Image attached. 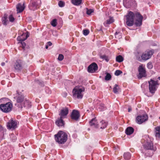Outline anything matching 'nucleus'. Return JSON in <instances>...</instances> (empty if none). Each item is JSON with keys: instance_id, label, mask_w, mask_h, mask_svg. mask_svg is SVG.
Wrapping results in <instances>:
<instances>
[{"instance_id": "f03ea898", "label": "nucleus", "mask_w": 160, "mask_h": 160, "mask_svg": "<svg viewBox=\"0 0 160 160\" xmlns=\"http://www.w3.org/2000/svg\"><path fill=\"white\" fill-rule=\"evenodd\" d=\"M54 137L56 141L60 144H63L68 139L67 135L62 131H59L57 134L54 135Z\"/></svg>"}, {"instance_id": "7ed1b4c3", "label": "nucleus", "mask_w": 160, "mask_h": 160, "mask_svg": "<svg viewBox=\"0 0 160 160\" xmlns=\"http://www.w3.org/2000/svg\"><path fill=\"white\" fill-rule=\"evenodd\" d=\"M85 91V88L81 86L75 87L72 91L73 95L75 98L81 99L83 96V92Z\"/></svg>"}, {"instance_id": "473e14b6", "label": "nucleus", "mask_w": 160, "mask_h": 160, "mask_svg": "<svg viewBox=\"0 0 160 160\" xmlns=\"http://www.w3.org/2000/svg\"><path fill=\"white\" fill-rule=\"evenodd\" d=\"M106 107L105 105L102 103H101L99 107V109L100 111H103L106 109Z\"/></svg>"}, {"instance_id": "f3484780", "label": "nucleus", "mask_w": 160, "mask_h": 160, "mask_svg": "<svg viewBox=\"0 0 160 160\" xmlns=\"http://www.w3.org/2000/svg\"><path fill=\"white\" fill-rule=\"evenodd\" d=\"M79 117V113L78 111L75 110L72 111L71 115V118L72 119L77 121L78 120Z\"/></svg>"}, {"instance_id": "9b49d317", "label": "nucleus", "mask_w": 160, "mask_h": 160, "mask_svg": "<svg viewBox=\"0 0 160 160\" xmlns=\"http://www.w3.org/2000/svg\"><path fill=\"white\" fill-rule=\"evenodd\" d=\"M23 68V62L20 60H17L14 65V68L17 71H21Z\"/></svg>"}, {"instance_id": "79ce46f5", "label": "nucleus", "mask_w": 160, "mask_h": 160, "mask_svg": "<svg viewBox=\"0 0 160 160\" xmlns=\"http://www.w3.org/2000/svg\"><path fill=\"white\" fill-rule=\"evenodd\" d=\"M122 73V72L119 70H117L115 72V74L116 76H118Z\"/></svg>"}, {"instance_id": "f8f14e48", "label": "nucleus", "mask_w": 160, "mask_h": 160, "mask_svg": "<svg viewBox=\"0 0 160 160\" xmlns=\"http://www.w3.org/2000/svg\"><path fill=\"white\" fill-rule=\"evenodd\" d=\"M139 72L138 78H141L142 77H145L146 76V71L145 68L142 65H140L138 68Z\"/></svg>"}, {"instance_id": "423d86ee", "label": "nucleus", "mask_w": 160, "mask_h": 160, "mask_svg": "<svg viewBox=\"0 0 160 160\" xmlns=\"http://www.w3.org/2000/svg\"><path fill=\"white\" fill-rule=\"evenodd\" d=\"M12 107V103L8 102L5 104H1L0 105V108L3 112H10Z\"/></svg>"}, {"instance_id": "de8ad7c7", "label": "nucleus", "mask_w": 160, "mask_h": 160, "mask_svg": "<svg viewBox=\"0 0 160 160\" xmlns=\"http://www.w3.org/2000/svg\"><path fill=\"white\" fill-rule=\"evenodd\" d=\"M3 129V128L2 127L1 125H0V131H1V130H2Z\"/></svg>"}, {"instance_id": "6ab92c4d", "label": "nucleus", "mask_w": 160, "mask_h": 160, "mask_svg": "<svg viewBox=\"0 0 160 160\" xmlns=\"http://www.w3.org/2000/svg\"><path fill=\"white\" fill-rule=\"evenodd\" d=\"M144 148L148 150H152L153 149V144L152 142H147L144 145Z\"/></svg>"}, {"instance_id": "e433bc0d", "label": "nucleus", "mask_w": 160, "mask_h": 160, "mask_svg": "<svg viewBox=\"0 0 160 160\" xmlns=\"http://www.w3.org/2000/svg\"><path fill=\"white\" fill-rule=\"evenodd\" d=\"M8 19L9 20V21L10 22H13L14 21L15 18L12 15H10L8 17Z\"/></svg>"}, {"instance_id": "c03bdc74", "label": "nucleus", "mask_w": 160, "mask_h": 160, "mask_svg": "<svg viewBox=\"0 0 160 160\" xmlns=\"http://www.w3.org/2000/svg\"><path fill=\"white\" fill-rule=\"evenodd\" d=\"M63 56L62 54H60L59 55L58 59L59 61H62L63 59Z\"/></svg>"}, {"instance_id": "1a4fd4ad", "label": "nucleus", "mask_w": 160, "mask_h": 160, "mask_svg": "<svg viewBox=\"0 0 160 160\" xmlns=\"http://www.w3.org/2000/svg\"><path fill=\"white\" fill-rule=\"evenodd\" d=\"M153 53L152 50H150L143 53L142 54V61H146L150 58Z\"/></svg>"}, {"instance_id": "c85d7f7f", "label": "nucleus", "mask_w": 160, "mask_h": 160, "mask_svg": "<svg viewBox=\"0 0 160 160\" xmlns=\"http://www.w3.org/2000/svg\"><path fill=\"white\" fill-rule=\"evenodd\" d=\"M113 22V19L112 17H110L104 23V24L105 25H106V24H109Z\"/></svg>"}, {"instance_id": "39448f33", "label": "nucleus", "mask_w": 160, "mask_h": 160, "mask_svg": "<svg viewBox=\"0 0 160 160\" xmlns=\"http://www.w3.org/2000/svg\"><path fill=\"white\" fill-rule=\"evenodd\" d=\"M148 83L150 92L152 93H154L157 89V86L158 85V82L151 79L150 81L148 82Z\"/></svg>"}, {"instance_id": "20e7f679", "label": "nucleus", "mask_w": 160, "mask_h": 160, "mask_svg": "<svg viewBox=\"0 0 160 160\" xmlns=\"http://www.w3.org/2000/svg\"><path fill=\"white\" fill-rule=\"evenodd\" d=\"M41 4L40 0H31L29 8L31 10H34L38 8Z\"/></svg>"}, {"instance_id": "ea45409f", "label": "nucleus", "mask_w": 160, "mask_h": 160, "mask_svg": "<svg viewBox=\"0 0 160 160\" xmlns=\"http://www.w3.org/2000/svg\"><path fill=\"white\" fill-rule=\"evenodd\" d=\"M11 138H12V142H14L15 141L16 139V138L15 135L13 134H12L11 135Z\"/></svg>"}, {"instance_id": "bb28decb", "label": "nucleus", "mask_w": 160, "mask_h": 160, "mask_svg": "<svg viewBox=\"0 0 160 160\" xmlns=\"http://www.w3.org/2000/svg\"><path fill=\"white\" fill-rule=\"evenodd\" d=\"M142 54L141 53L139 52H137L136 54V56L137 59L140 62L142 61Z\"/></svg>"}, {"instance_id": "7c9ffc66", "label": "nucleus", "mask_w": 160, "mask_h": 160, "mask_svg": "<svg viewBox=\"0 0 160 160\" xmlns=\"http://www.w3.org/2000/svg\"><path fill=\"white\" fill-rule=\"evenodd\" d=\"M123 60V58L121 55H118L116 57V61L117 62H120Z\"/></svg>"}, {"instance_id": "c756f323", "label": "nucleus", "mask_w": 160, "mask_h": 160, "mask_svg": "<svg viewBox=\"0 0 160 160\" xmlns=\"http://www.w3.org/2000/svg\"><path fill=\"white\" fill-rule=\"evenodd\" d=\"M82 0H72V3L76 5H79L81 3Z\"/></svg>"}, {"instance_id": "4c0bfd02", "label": "nucleus", "mask_w": 160, "mask_h": 160, "mask_svg": "<svg viewBox=\"0 0 160 160\" xmlns=\"http://www.w3.org/2000/svg\"><path fill=\"white\" fill-rule=\"evenodd\" d=\"M59 6L60 7H62L65 5V3L64 2L60 1L58 3Z\"/></svg>"}, {"instance_id": "9d476101", "label": "nucleus", "mask_w": 160, "mask_h": 160, "mask_svg": "<svg viewBox=\"0 0 160 160\" xmlns=\"http://www.w3.org/2000/svg\"><path fill=\"white\" fill-rule=\"evenodd\" d=\"M123 4L127 8H129L132 6L136 5L134 0H123Z\"/></svg>"}, {"instance_id": "a211bd4d", "label": "nucleus", "mask_w": 160, "mask_h": 160, "mask_svg": "<svg viewBox=\"0 0 160 160\" xmlns=\"http://www.w3.org/2000/svg\"><path fill=\"white\" fill-rule=\"evenodd\" d=\"M89 124L93 128H98V122L96 118L92 119L90 121Z\"/></svg>"}, {"instance_id": "09e8293b", "label": "nucleus", "mask_w": 160, "mask_h": 160, "mask_svg": "<svg viewBox=\"0 0 160 160\" xmlns=\"http://www.w3.org/2000/svg\"><path fill=\"white\" fill-rule=\"evenodd\" d=\"M1 64L2 66H4L5 64V63L4 62H3L1 63Z\"/></svg>"}, {"instance_id": "f704fd0d", "label": "nucleus", "mask_w": 160, "mask_h": 160, "mask_svg": "<svg viewBox=\"0 0 160 160\" xmlns=\"http://www.w3.org/2000/svg\"><path fill=\"white\" fill-rule=\"evenodd\" d=\"M111 78V75L109 73H107L106 75V76L105 79L106 80L108 81L110 80Z\"/></svg>"}, {"instance_id": "37998d69", "label": "nucleus", "mask_w": 160, "mask_h": 160, "mask_svg": "<svg viewBox=\"0 0 160 160\" xmlns=\"http://www.w3.org/2000/svg\"><path fill=\"white\" fill-rule=\"evenodd\" d=\"M87 14L88 15H90L91 13L93 12V9H87Z\"/></svg>"}, {"instance_id": "4be33fe9", "label": "nucleus", "mask_w": 160, "mask_h": 160, "mask_svg": "<svg viewBox=\"0 0 160 160\" xmlns=\"http://www.w3.org/2000/svg\"><path fill=\"white\" fill-rule=\"evenodd\" d=\"M62 118L60 117L56 122V124L59 127L62 126L64 125V122L62 120Z\"/></svg>"}, {"instance_id": "ddd939ff", "label": "nucleus", "mask_w": 160, "mask_h": 160, "mask_svg": "<svg viewBox=\"0 0 160 160\" xmlns=\"http://www.w3.org/2000/svg\"><path fill=\"white\" fill-rule=\"evenodd\" d=\"M17 92L18 94L16 98L17 102L21 103V105L22 103L26 99H25V97L21 93H19V91H17Z\"/></svg>"}, {"instance_id": "72a5a7b5", "label": "nucleus", "mask_w": 160, "mask_h": 160, "mask_svg": "<svg viewBox=\"0 0 160 160\" xmlns=\"http://www.w3.org/2000/svg\"><path fill=\"white\" fill-rule=\"evenodd\" d=\"M100 58H102V59L105 60L107 62H108L109 60L108 57L105 55H100Z\"/></svg>"}, {"instance_id": "c9c22d12", "label": "nucleus", "mask_w": 160, "mask_h": 160, "mask_svg": "<svg viewBox=\"0 0 160 160\" xmlns=\"http://www.w3.org/2000/svg\"><path fill=\"white\" fill-rule=\"evenodd\" d=\"M51 23L53 27H55L57 25V20L56 19L53 20L51 22Z\"/></svg>"}, {"instance_id": "8fccbe9b", "label": "nucleus", "mask_w": 160, "mask_h": 160, "mask_svg": "<svg viewBox=\"0 0 160 160\" xmlns=\"http://www.w3.org/2000/svg\"><path fill=\"white\" fill-rule=\"evenodd\" d=\"M48 46L47 44L46 45V46H45V48L46 49H48Z\"/></svg>"}, {"instance_id": "3c124183", "label": "nucleus", "mask_w": 160, "mask_h": 160, "mask_svg": "<svg viewBox=\"0 0 160 160\" xmlns=\"http://www.w3.org/2000/svg\"><path fill=\"white\" fill-rule=\"evenodd\" d=\"M118 33L117 32H116L115 33V35L116 36V35L118 34Z\"/></svg>"}, {"instance_id": "5701e85b", "label": "nucleus", "mask_w": 160, "mask_h": 160, "mask_svg": "<svg viewBox=\"0 0 160 160\" xmlns=\"http://www.w3.org/2000/svg\"><path fill=\"white\" fill-rule=\"evenodd\" d=\"M134 129L132 127H128L127 128L125 131V133L127 135H131L134 132Z\"/></svg>"}, {"instance_id": "864d4df0", "label": "nucleus", "mask_w": 160, "mask_h": 160, "mask_svg": "<svg viewBox=\"0 0 160 160\" xmlns=\"http://www.w3.org/2000/svg\"><path fill=\"white\" fill-rule=\"evenodd\" d=\"M159 118L160 119V117H159Z\"/></svg>"}, {"instance_id": "4468645a", "label": "nucleus", "mask_w": 160, "mask_h": 160, "mask_svg": "<svg viewBox=\"0 0 160 160\" xmlns=\"http://www.w3.org/2000/svg\"><path fill=\"white\" fill-rule=\"evenodd\" d=\"M98 67L97 64L93 62L88 67V70L89 72L93 73L98 69Z\"/></svg>"}, {"instance_id": "b1692460", "label": "nucleus", "mask_w": 160, "mask_h": 160, "mask_svg": "<svg viewBox=\"0 0 160 160\" xmlns=\"http://www.w3.org/2000/svg\"><path fill=\"white\" fill-rule=\"evenodd\" d=\"M155 136L157 138H160V126L155 128Z\"/></svg>"}, {"instance_id": "6e6552de", "label": "nucleus", "mask_w": 160, "mask_h": 160, "mask_svg": "<svg viewBox=\"0 0 160 160\" xmlns=\"http://www.w3.org/2000/svg\"><path fill=\"white\" fill-rule=\"evenodd\" d=\"M148 117L147 114H143L138 116L136 118V122L138 124H141L147 121Z\"/></svg>"}, {"instance_id": "2f4dec72", "label": "nucleus", "mask_w": 160, "mask_h": 160, "mask_svg": "<svg viewBox=\"0 0 160 160\" xmlns=\"http://www.w3.org/2000/svg\"><path fill=\"white\" fill-rule=\"evenodd\" d=\"M119 90V88L118 85H117V84H115L114 87L113 88V92L117 94L118 93Z\"/></svg>"}, {"instance_id": "58836bf2", "label": "nucleus", "mask_w": 160, "mask_h": 160, "mask_svg": "<svg viewBox=\"0 0 160 160\" xmlns=\"http://www.w3.org/2000/svg\"><path fill=\"white\" fill-rule=\"evenodd\" d=\"M83 33L85 36L87 35L89 33V31L88 29H84L82 31Z\"/></svg>"}, {"instance_id": "cd10ccee", "label": "nucleus", "mask_w": 160, "mask_h": 160, "mask_svg": "<svg viewBox=\"0 0 160 160\" xmlns=\"http://www.w3.org/2000/svg\"><path fill=\"white\" fill-rule=\"evenodd\" d=\"M100 123L101 126L100 128L102 129L105 128L107 125V122H105V121L104 120H102L101 121Z\"/></svg>"}, {"instance_id": "f257e3e1", "label": "nucleus", "mask_w": 160, "mask_h": 160, "mask_svg": "<svg viewBox=\"0 0 160 160\" xmlns=\"http://www.w3.org/2000/svg\"><path fill=\"white\" fill-rule=\"evenodd\" d=\"M126 24L129 26H132L134 24V18L135 19V24L137 26H141L142 23V16L139 13H137L135 14L131 11L129 12L128 14L126 16Z\"/></svg>"}, {"instance_id": "393cba45", "label": "nucleus", "mask_w": 160, "mask_h": 160, "mask_svg": "<svg viewBox=\"0 0 160 160\" xmlns=\"http://www.w3.org/2000/svg\"><path fill=\"white\" fill-rule=\"evenodd\" d=\"M2 20L3 24L6 25L9 22L7 19V15L5 14L4 15V17L2 18Z\"/></svg>"}, {"instance_id": "a19ab883", "label": "nucleus", "mask_w": 160, "mask_h": 160, "mask_svg": "<svg viewBox=\"0 0 160 160\" xmlns=\"http://www.w3.org/2000/svg\"><path fill=\"white\" fill-rule=\"evenodd\" d=\"M147 67L148 69H151L152 68L153 66L151 62H149L147 64Z\"/></svg>"}, {"instance_id": "412c9836", "label": "nucleus", "mask_w": 160, "mask_h": 160, "mask_svg": "<svg viewBox=\"0 0 160 160\" xmlns=\"http://www.w3.org/2000/svg\"><path fill=\"white\" fill-rule=\"evenodd\" d=\"M31 106V102L28 100L25 99L21 105V108H22L23 107H26L27 108H29Z\"/></svg>"}, {"instance_id": "a18cd8bd", "label": "nucleus", "mask_w": 160, "mask_h": 160, "mask_svg": "<svg viewBox=\"0 0 160 160\" xmlns=\"http://www.w3.org/2000/svg\"><path fill=\"white\" fill-rule=\"evenodd\" d=\"M52 44V43L50 42H48L47 43V45L48 46H51Z\"/></svg>"}, {"instance_id": "2eb2a0df", "label": "nucleus", "mask_w": 160, "mask_h": 160, "mask_svg": "<svg viewBox=\"0 0 160 160\" xmlns=\"http://www.w3.org/2000/svg\"><path fill=\"white\" fill-rule=\"evenodd\" d=\"M17 122L11 119L8 122L7 126L8 128L10 129L12 128H16L17 127Z\"/></svg>"}, {"instance_id": "dca6fc26", "label": "nucleus", "mask_w": 160, "mask_h": 160, "mask_svg": "<svg viewBox=\"0 0 160 160\" xmlns=\"http://www.w3.org/2000/svg\"><path fill=\"white\" fill-rule=\"evenodd\" d=\"M68 113V108H65L61 109L59 113L60 117L62 118H66L67 115Z\"/></svg>"}, {"instance_id": "a878e982", "label": "nucleus", "mask_w": 160, "mask_h": 160, "mask_svg": "<svg viewBox=\"0 0 160 160\" xmlns=\"http://www.w3.org/2000/svg\"><path fill=\"white\" fill-rule=\"evenodd\" d=\"M123 157L125 159L128 160L131 158V155L129 152H127L124 153Z\"/></svg>"}, {"instance_id": "aec40b11", "label": "nucleus", "mask_w": 160, "mask_h": 160, "mask_svg": "<svg viewBox=\"0 0 160 160\" xmlns=\"http://www.w3.org/2000/svg\"><path fill=\"white\" fill-rule=\"evenodd\" d=\"M24 3L22 4L19 3L17 5V9L18 12H22L24 9L25 7L24 6Z\"/></svg>"}, {"instance_id": "49530a36", "label": "nucleus", "mask_w": 160, "mask_h": 160, "mask_svg": "<svg viewBox=\"0 0 160 160\" xmlns=\"http://www.w3.org/2000/svg\"><path fill=\"white\" fill-rule=\"evenodd\" d=\"M128 112H130L131 111L132 109L130 107H129L128 108Z\"/></svg>"}, {"instance_id": "603ef678", "label": "nucleus", "mask_w": 160, "mask_h": 160, "mask_svg": "<svg viewBox=\"0 0 160 160\" xmlns=\"http://www.w3.org/2000/svg\"><path fill=\"white\" fill-rule=\"evenodd\" d=\"M158 78L160 80V77H158Z\"/></svg>"}, {"instance_id": "0eeeda50", "label": "nucleus", "mask_w": 160, "mask_h": 160, "mask_svg": "<svg viewBox=\"0 0 160 160\" xmlns=\"http://www.w3.org/2000/svg\"><path fill=\"white\" fill-rule=\"evenodd\" d=\"M28 37L29 35L28 34L26 35L25 33H23L22 35L18 36L17 38V40L21 42H20L21 45V46L24 49H25L26 45L23 41L26 40Z\"/></svg>"}]
</instances>
